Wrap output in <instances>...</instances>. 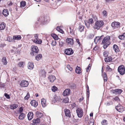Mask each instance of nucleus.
<instances>
[{
	"mask_svg": "<svg viewBox=\"0 0 125 125\" xmlns=\"http://www.w3.org/2000/svg\"><path fill=\"white\" fill-rule=\"evenodd\" d=\"M104 24V22L102 21H96L94 26V29H99Z\"/></svg>",
	"mask_w": 125,
	"mask_h": 125,
	"instance_id": "1",
	"label": "nucleus"
},
{
	"mask_svg": "<svg viewBox=\"0 0 125 125\" xmlns=\"http://www.w3.org/2000/svg\"><path fill=\"white\" fill-rule=\"evenodd\" d=\"M118 70V72L120 74L123 75L125 73V68L123 65L119 66Z\"/></svg>",
	"mask_w": 125,
	"mask_h": 125,
	"instance_id": "2",
	"label": "nucleus"
},
{
	"mask_svg": "<svg viewBox=\"0 0 125 125\" xmlns=\"http://www.w3.org/2000/svg\"><path fill=\"white\" fill-rule=\"evenodd\" d=\"M38 35L35 34L34 35L35 39L33 40V42L35 43L38 44H41L42 42V41L38 38Z\"/></svg>",
	"mask_w": 125,
	"mask_h": 125,
	"instance_id": "3",
	"label": "nucleus"
},
{
	"mask_svg": "<svg viewBox=\"0 0 125 125\" xmlns=\"http://www.w3.org/2000/svg\"><path fill=\"white\" fill-rule=\"evenodd\" d=\"M76 113L78 116L79 117H82L83 115V112L82 109L78 108L76 110Z\"/></svg>",
	"mask_w": 125,
	"mask_h": 125,
	"instance_id": "4",
	"label": "nucleus"
},
{
	"mask_svg": "<svg viewBox=\"0 0 125 125\" xmlns=\"http://www.w3.org/2000/svg\"><path fill=\"white\" fill-rule=\"evenodd\" d=\"M120 23L118 22H114L112 23L111 26L113 29H114L115 28L119 27L120 26Z\"/></svg>",
	"mask_w": 125,
	"mask_h": 125,
	"instance_id": "5",
	"label": "nucleus"
},
{
	"mask_svg": "<svg viewBox=\"0 0 125 125\" xmlns=\"http://www.w3.org/2000/svg\"><path fill=\"white\" fill-rule=\"evenodd\" d=\"M32 52L33 55L34 53H38L39 51L38 47L36 46L33 45L31 47Z\"/></svg>",
	"mask_w": 125,
	"mask_h": 125,
	"instance_id": "6",
	"label": "nucleus"
},
{
	"mask_svg": "<svg viewBox=\"0 0 125 125\" xmlns=\"http://www.w3.org/2000/svg\"><path fill=\"white\" fill-rule=\"evenodd\" d=\"M110 37L109 36H107L103 39L102 41V43L103 44H110Z\"/></svg>",
	"mask_w": 125,
	"mask_h": 125,
	"instance_id": "7",
	"label": "nucleus"
},
{
	"mask_svg": "<svg viewBox=\"0 0 125 125\" xmlns=\"http://www.w3.org/2000/svg\"><path fill=\"white\" fill-rule=\"evenodd\" d=\"M115 109L119 112H122L124 110V108L120 104L117 105L115 107Z\"/></svg>",
	"mask_w": 125,
	"mask_h": 125,
	"instance_id": "8",
	"label": "nucleus"
},
{
	"mask_svg": "<svg viewBox=\"0 0 125 125\" xmlns=\"http://www.w3.org/2000/svg\"><path fill=\"white\" fill-rule=\"evenodd\" d=\"M29 84L28 81L25 80H23L21 81L20 85L22 87H26L28 86Z\"/></svg>",
	"mask_w": 125,
	"mask_h": 125,
	"instance_id": "9",
	"label": "nucleus"
},
{
	"mask_svg": "<svg viewBox=\"0 0 125 125\" xmlns=\"http://www.w3.org/2000/svg\"><path fill=\"white\" fill-rule=\"evenodd\" d=\"M73 52L71 48H69L66 49L64 52L65 53L68 55H70L72 54Z\"/></svg>",
	"mask_w": 125,
	"mask_h": 125,
	"instance_id": "10",
	"label": "nucleus"
},
{
	"mask_svg": "<svg viewBox=\"0 0 125 125\" xmlns=\"http://www.w3.org/2000/svg\"><path fill=\"white\" fill-rule=\"evenodd\" d=\"M65 115L67 116L70 118L71 116V115L70 111L67 109H65L64 110Z\"/></svg>",
	"mask_w": 125,
	"mask_h": 125,
	"instance_id": "11",
	"label": "nucleus"
},
{
	"mask_svg": "<svg viewBox=\"0 0 125 125\" xmlns=\"http://www.w3.org/2000/svg\"><path fill=\"white\" fill-rule=\"evenodd\" d=\"M66 41L67 43L70 45H72L74 43L73 39L69 38H67L66 39Z\"/></svg>",
	"mask_w": 125,
	"mask_h": 125,
	"instance_id": "12",
	"label": "nucleus"
},
{
	"mask_svg": "<svg viewBox=\"0 0 125 125\" xmlns=\"http://www.w3.org/2000/svg\"><path fill=\"white\" fill-rule=\"evenodd\" d=\"M70 90L69 89H66L63 92V94L64 96L68 95L70 94Z\"/></svg>",
	"mask_w": 125,
	"mask_h": 125,
	"instance_id": "13",
	"label": "nucleus"
},
{
	"mask_svg": "<svg viewBox=\"0 0 125 125\" xmlns=\"http://www.w3.org/2000/svg\"><path fill=\"white\" fill-rule=\"evenodd\" d=\"M27 117L28 119L31 120L33 117V114L32 112H29L27 115Z\"/></svg>",
	"mask_w": 125,
	"mask_h": 125,
	"instance_id": "14",
	"label": "nucleus"
},
{
	"mask_svg": "<svg viewBox=\"0 0 125 125\" xmlns=\"http://www.w3.org/2000/svg\"><path fill=\"white\" fill-rule=\"evenodd\" d=\"M122 90L120 89H117L113 91V93L116 94H119L121 93Z\"/></svg>",
	"mask_w": 125,
	"mask_h": 125,
	"instance_id": "15",
	"label": "nucleus"
},
{
	"mask_svg": "<svg viewBox=\"0 0 125 125\" xmlns=\"http://www.w3.org/2000/svg\"><path fill=\"white\" fill-rule=\"evenodd\" d=\"M48 78L51 82H53L55 79L56 78L54 76L50 75L48 77Z\"/></svg>",
	"mask_w": 125,
	"mask_h": 125,
	"instance_id": "16",
	"label": "nucleus"
},
{
	"mask_svg": "<svg viewBox=\"0 0 125 125\" xmlns=\"http://www.w3.org/2000/svg\"><path fill=\"white\" fill-rule=\"evenodd\" d=\"M28 68L30 69H32L34 67L33 63L32 62H29L28 64Z\"/></svg>",
	"mask_w": 125,
	"mask_h": 125,
	"instance_id": "17",
	"label": "nucleus"
},
{
	"mask_svg": "<svg viewBox=\"0 0 125 125\" xmlns=\"http://www.w3.org/2000/svg\"><path fill=\"white\" fill-rule=\"evenodd\" d=\"M30 103L32 106L35 107H36L38 105L37 103L34 100L31 101L30 102Z\"/></svg>",
	"mask_w": 125,
	"mask_h": 125,
	"instance_id": "18",
	"label": "nucleus"
},
{
	"mask_svg": "<svg viewBox=\"0 0 125 125\" xmlns=\"http://www.w3.org/2000/svg\"><path fill=\"white\" fill-rule=\"evenodd\" d=\"M6 24L4 22H2L0 24V30H3L5 28Z\"/></svg>",
	"mask_w": 125,
	"mask_h": 125,
	"instance_id": "19",
	"label": "nucleus"
},
{
	"mask_svg": "<svg viewBox=\"0 0 125 125\" xmlns=\"http://www.w3.org/2000/svg\"><path fill=\"white\" fill-rule=\"evenodd\" d=\"M41 102L42 106L43 107H45L46 105V100L44 99H42L41 100Z\"/></svg>",
	"mask_w": 125,
	"mask_h": 125,
	"instance_id": "20",
	"label": "nucleus"
},
{
	"mask_svg": "<svg viewBox=\"0 0 125 125\" xmlns=\"http://www.w3.org/2000/svg\"><path fill=\"white\" fill-rule=\"evenodd\" d=\"M46 72L45 71L43 70H42L40 72V75L43 77H45Z\"/></svg>",
	"mask_w": 125,
	"mask_h": 125,
	"instance_id": "21",
	"label": "nucleus"
},
{
	"mask_svg": "<svg viewBox=\"0 0 125 125\" xmlns=\"http://www.w3.org/2000/svg\"><path fill=\"white\" fill-rule=\"evenodd\" d=\"M3 14L5 16H7L9 15L8 10H4L3 11Z\"/></svg>",
	"mask_w": 125,
	"mask_h": 125,
	"instance_id": "22",
	"label": "nucleus"
},
{
	"mask_svg": "<svg viewBox=\"0 0 125 125\" xmlns=\"http://www.w3.org/2000/svg\"><path fill=\"white\" fill-rule=\"evenodd\" d=\"M75 71L76 73L78 74H80L81 72L80 68L78 66H77Z\"/></svg>",
	"mask_w": 125,
	"mask_h": 125,
	"instance_id": "23",
	"label": "nucleus"
},
{
	"mask_svg": "<svg viewBox=\"0 0 125 125\" xmlns=\"http://www.w3.org/2000/svg\"><path fill=\"white\" fill-rule=\"evenodd\" d=\"M113 48L115 52H119V49L117 45H114L113 46Z\"/></svg>",
	"mask_w": 125,
	"mask_h": 125,
	"instance_id": "24",
	"label": "nucleus"
},
{
	"mask_svg": "<svg viewBox=\"0 0 125 125\" xmlns=\"http://www.w3.org/2000/svg\"><path fill=\"white\" fill-rule=\"evenodd\" d=\"M104 60L105 62H108L111 61L112 60V58L110 56L105 58Z\"/></svg>",
	"mask_w": 125,
	"mask_h": 125,
	"instance_id": "25",
	"label": "nucleus"
},
{
	"mask_svg": "<svg viewBox=\"0 0 125 125\" xmlns=\"http://www.w3.org/2000/svg\"><path fill=\"white\" fill-rule=\"evenodd\" d=\"M13 38L14 40H20L21 38V37L20 35L14 36H13Z\"/></svg>",
	"mask_w": 125,
	"mask_h": 125,
	"instance_id": "26",
	"label": "nucleus"
},
{
	"mask_svg": "<svg viewBox=\"0 0 125 125\" xmlns=\"http://www.w3.org/2000/svg\"><path fill=\"white\" fill-rule=\"evenodd\" d=\"M36 116L39 117L41 118L43 116V113L40 112H37L36 113Z\"/></svg>",
	"mask_w": 125,
	"mask_h": 125,
	"instance_id": "27",
	"label": "nucleus"
},
{
	"mask_svg": "<svg viewBox=\"0 0 125 125\" xmlns=\"http://www.w3.org/2000/svg\"><path fill=\"white\" fill-rule=\"evenodd\" d=\"M18 106V105L14 104L10 105V108L11 109H14L17 108Z\"/></svg>",
	"mask_w": 125,
	"mask_h": 125,
	"instance_id": "28",
	"label": "nucleus"
},
{
	"mask_svg": "<svg viewBox=\"0 0 125 125\" xmlns=\"http://www.w3.org/2000/svg\"><path fill=\"white\" fill-rule=\"evenodd\" d=\"M2 62L3 63V64L5 65H6L7 62V61L6 58L5 57H3L2 59Z\"/></svg>",
	"mask_w": 125,
	"mask_h": 125,
	"instance_id": "29",
	"label": "nucleus"
},
{
	"mask_svg": "<svg viewBox=\"0 0 125 125\" xmlns=\"http://www.w3.org/2000/svg\"><path fill=\"white\" fill-rule=\"evenodd\" d=\"M25 116V114L24 113H22L19 116V118L20 119L22 120L23 119Z\"/></svg>",
	"mask_w": 125,
	"mask_h": 125,
	"instance_id": "30",
	"label": "nucleus"
},
{
	"mask_svg": "<svg viewBox=\"0 0 125 125\" xmlns=\"http://www.w3.org/2000/svg\"><path fill=\"white\" fill-rule=\"evenodd\" d=\"M102 75L104 77V82H106L107 81V77L105 73H103L102 74Z\"/></svg>",
	"mask_w": 125,
	"mask_h": 125,
	"instance_id": "31",
	"label": "nucleus"
},
{
	"mask_svg": "<svg viewBox=\"0 0 125 125\" xmlns=\"http://www.w3.org/2000/svg\"><path fill=\"white\" fill-rule=\"evenodd\" d=\"M101 37H96L94 39V42L95 43H97L98 41L101 39Z\"/></svg>",
	"mask_w": 125,
	"mask_h": 125,
	"instance_id": "32",
	"label": "nucleus"
},
{
	"mask_svg": "<svg viewBox=\"0 0 125 125\" xmlns=\"http://www.w3.org/2000/svg\"><path fill=\"white\" fill-rule=\"evenodd\" d=\"M125 38V33L123 34L118 36V38L121 40H123Z\"/></svg>",
	"mask_w": 125,
	"mask_h": 125,
	"instance_id": "33",
	"label": "nucleus"
},
{
	"mask_svg": "<svg viewBox=\"0 0 125 125\" xmlns=\"http://www.w3.org/2000/svg\"><path fill=\"white\" fill-rule=\"evenodd\" d=\"M40 121V119L39 118H37L36 119L33 120H32L33 122L36 124L39 123Z\"/></svg>",
	"mask_w": 125,
	"mask_h": 125,
	"instance_id": "34",
	"label": "nucleus"
},
{
	"mask_svg": "<svg viewBox=\"0 0 125 125\" xmlns=\"http://www.w3.org/2000/svg\"><path fill=\"white\" fill-rule=\"evenodd\" d=\"M42 56V55L41 54H38L37 55L36 57V59L37 61H38L41 59Z\"/></svg>",
	"mask_w": 125,
	"mask_h": 125,
	"instance_id": "35",
	"label": "nucleus"
},
{
	"mask_svg": "<svg viewBox=\"0 0 125 125\" xmlns=\"http://www.w3.org/2000/svg\"><path fill=\"white\" fill-rule=\"evenodd\" d=\"M52 36L55 40H57L58 39V36L55 34H51Z\"/></svg>",
	"mask_w": 125,
	"mask_h": 125,
	"instance_id": "36",
	"label": "nucleus"
},
{
	"mask_svg": "<svg viewBox=\"0 0 125 125\" xmlns=\"http://www.w3.org/2000/svg\"><path fill=\"white\" fill-rule=\"evenodd\" d=\"M101 123L102 125H107V122L106 120H104L101 122Z\"/></svg>",
	"mask_w": 125,
	"mask_h": 125,
	"instance_id": "37",
	"label": "nucleus"
},
{
	"mask_svg": "<svg viewBox=\"0 0 125 125\" xmlns=\"http://www.w3.org/2000/svg\"><path fill=\"white\" fill-rule=\"evenodd\" d=\"M21 7H24L26 5V2L25 1H22L21 2Z\"/></svg>",
	"mask_w": 125,
	"mask_h": 125,
	"instance_id": "38",
	"label": "nucleus"
},
{
	"mask_svg": "<svg viewBox=\"0 0 125 125\" xmlns=\"http://www.w3.org/2000/svg\"><path fill=\"white\" fill-rule=\"evenodd\" d=\"M103 16L104 17H105L107 16V12L106 11L104 10L102 12Z\"/></svg>",
	"mask_w": 125,
	"mask_h": 125,
	"instance_id": "39",
	"label": "nucleus"
},
{
	"mask_svg": "<svg viewBox=\"0 0 125 125\" xmlns=\"http://www.w3.org/2000/svg\"><path fill=\"white\" fill-rule=\"evenodd\" d=\"M84 27L82 25H80L79 27V29L80 32L82 31L84 29Z\"/></svg>",
	"mask_w": 125,
	"mask_h": 125,
	"instance_id": "40",
	"label": "nucleus"
},
{
	"mask_svg": "<svg viewBox=\"0 0 125 125\" xmlns=\"http://www.w3.org/2000/svg\"><path fill=\"white\" fill-rule=\"evenodd\" d=\"M57 88L55 86H52V90L54 92H55L57 91Z\"/></svg>",
	"mask_w": 125,
	"mask_h": 125,
	"instance_id": "41",
	"label": "nucleus"
},
{
	"mask_svg": "<svg viewBox=\"0 0 125 125\" xmlns=\"http://www.w3.org/2000/svg\"><path fill=\"white\" fill-rule=\"evenodd\" d=\"M93 19V18H90L88 21L90 24H92L94 23Z\"/></svg>",
	"mask_w": 125,
	"mask_h": 125,
	"instance_id": "42",
	"label": "nucleus"
},
{
	"mask_svg": "<svg viewBox=\"0 0 125 125\" xmlns=\"http://www.w3.org/2000/svg\"><path fill=\"white\" fill-rule=\"evenodd\" d=\"M84 22L85 25L86 26L87 28H88L90 27V24L88 23V21H84Z\"/></svg>",
	"mask_w": 125,
	"mask_h": 125,
	"instance_id": "43",
	"label": "nucleus"
},
{
	"mask_svg": "<svg viewBox=\"0 0 125 125\" xmlns=\"http://www.w3.org/2000/svg\"><path fill=\"white\" fill-rule=\"evenodd\" d=\"M30 97V94L29 93H28L26 96L24 97V99L25 100H27Z\"/></svg>",
	"mask_w": 125,
	"mask_h": 125,
	"instance_id": "44",
	"label": "nucleus"
},
{
	"mask_svg": "<svg viewBox=\"0 0 125 125\" xmlns=\"http://www.w3.org/2000/svg\"><path fill=\"white\" fill-rule=\"evenodd\" d=\"M108 52L107 51H105L104 52L103 55L105 57L108 56Z\"/></svg>",
	"mask_w": 125,
	"mask_h": 125,
	"instance_id": "45",
	"label": "nucleus"
},
{
	"mask_svg": "<svg viewBox=\"0 0 125 125\" xmlns=\"http://www.w3.org/2000/svg\"><path fill=\"white\" fill-rule=\"evenodd\" d=\"M66 67L71 71H72L73 70L72 68L69 65H68Z\"/></svg>",
	"mask_w": 125,
	"mask_h": 125,
	"instance_id": "46",
	"label": "nucleus"
},
{
	"mask_svg": "<svg viewBox=\"0 0 125 125\" xmlns=\"http://www.w3.org/2000/svg\"><path fill=\"white\" fill-rule=\"evenodd\" d=\"M106 67L107 71H112V69L109 66H108V65H107Z\"/></svg>",
	"mask_w": 125,
	"mask_h": 125,
	"instance_id": "47",
	"label": "nucleus"
},
{
	"mask_svg": "<svg viewBox=\"0 0 125 125\" xmlns=\"http://www.w3.org/2000/svg\"><path fill=\"white\" fill-rule=\"evenodd\" d=\"M69 99L68 98H65L63 100V102L65 103H67L68 102Z\"/></svg>",
	"mask_w": 125,
	"mask_h": 125,
	"instance_id": "48",
	"label": "nucleus"
},
{
	"mask_svg": "<svg viewBox=\"0 0 125 125\" xmlns=\"http://www.w3.org/2000/svg\"><path fill=\"white\" fill-rule=\"evenodd\" d=\"M23 62H19V63H18V65H19V66L20 67H23Z\"/></svg>",
	"mask_w": 125,
	"mask_h": 125,
	"instance_id": "49",
	"label": "nucleus"
},
{
	"mask_svg": "<svg viewBox=\"0 0 125 125\" xmlns=\"http://www.w3.org/2000/svg\"><path fill=\"white\" fill-rule=\"evenodd\" d=\"M4 95L7 99H9L10 98V97L9 95L8 94H7L5 93L4 94Z\"/></svg>",
	"mask_w": 125,
	"mask_h": 125,
	"instance_id": "50",
	"label": "nucleus"
},
{
	"mask_svg": "<svg viewBox=\"0 0 125 125\" xmlns=\"http://www.w3.org/2000/svg\"><path fill=\"white\" fill-rule=\"evenodd\" d=\"M76 42L80 46L81 45V43L79 41V40L78 39L76 38L75 39Z\"/></svg>",
	"mask_w": 125,
	"mask_h": 125,
	"instance_id": "51",
	"label": "nucleus"
},
{
	"mask_svg": "<svg viewBox=\"0 0 125 125\" xmlns=\"http://www.w3.org/2000/svg\"><path fill=\"white\" fill-rule=\"evenodd\" d=\"M108 44H104V45L103 46V48L104 49L106 48L107 46L109 45L110 44H109V43H108Z\"/></svg>",
	"mask_w": 125,
	"mask_h": 125,
	"instance_id": "52",
	"label": "nucleus"
},
{
	"mask_svg": "<svg viewBox=\"0 0 125 125\" xmlns=\"http://www.w3.org/2000/svg\"><path fill=\"white\" fill-rule=\"evenodd\" d=\"M94 124L93 120L91 121H90L89 122V125H93Z\"/></svg>",
	"mask_w": 125,
	"mask_h": 125,
	"instance_id": "53",
	"label": "nucleus"
},
{
	"mask_svg": "<svg viewBox=\"0 0 125 125\" xmlns=\"http://www.w3.org/2000/svg\"><path fill=\"white\" fill-rule=\"evenodd\" d=\"M93 19V20L95 21H96L97 20V18L96 16H93L92 18Z\"/></svg>",
	"mask_w": 125,
	"mask_h": 125,
	"instance_id": "54",
	"label": "nucleus"
},
{
	"mask_svg": "<svg viewBox=\"0 0 125 125\" xmlns=\"http://www.w3.org/2000/svg\"><path fill=\"white\" fill-rule=\"evenodd\" d=\"M59 45L60 46H62L63 44V42L62 41L60 40L59 42Z\"/></svg>",
	"mask_w": 125,
	"mask_h": 125,
	"instance_id": "55",
	"label": "nucleus"
},
{
	"mask_svg": "<svg viewBox=\"0 0 125 125\" xmlns=\"http://www.w3.org/2000/svg\"><path fill=\"white\" fill-rule=\"evenodd\" d=\"M114 100H115L117 101H119L120 99L119 97H115L114 99Z\"/></svg>",
	"mask_w": 125,
	"mask_h": 125,
	"instance_id": "56",
	"label": "nucleus"
},
{
	"mask_svg": "<svg viewBox=\"0 0 125 125\" xmlns=\"http://www.w3.org/2000/svg\"><path fill=\"white\" fill-rule=\"evenodd\" d=\"M52 45L53 46H55L56 44V42H52L51 43Z\"/></svg>",
	"mask_w": 125,
	"mask_h": 125,
	"instance_id": "57",
	"label": "nucleus"
},
{
	"mask_svg": "<svg viewBox=\"0 0 125 125\" xmlns=\"http://www.w3.org/2000/svg\"><path fill=\"white\" fill-rule=\"evenodd\" d=\"M70 30V33L71 34H72L73 33V31L72 29H71V28L70 27L69 28Z\"/></svg>",
	"mask_w": 125,
	"mask_h": 125,
	"instance_id": "58",
	"label": "nucleus"
},
{
	"mask_svg": "<svg viewBox=\"0 0 125 125\" xmlns=\"http://www.w3.org/2000/svg\"><path fill=\"white\" fill-rule=\"evenodd\" d=\"M23 109L22 108V107H21L20 108H19V111L20 112V113H21V112H22L23 111Z\"/></svg>",
	"mask_w": 125,
	"mask_h": 125,
	"instance_id": "59",
	"label": "nucleus"
},
{
	"mask_svg": "<svg viewBox=\"0 0 125 125\" xmlns=\"http://www.w3.org/2000/svg\"><path fill=\"white\" fill-rule=\"evenodd\" d=\"M114 0H105L107 2H110Z\"/></svg>",
	"mask_w": 125,
	"mask_h": 125,
	"instance_id": "60",
	"label": "nucleus"
},
{
	"mask_svg": "<svg viewBox=\"0 0 125 125\" xmlns=\"http://www.w3.org/2000/svg\"><path fill=\"white\" fill-rule=\"evenodd\" d=\"M89 37L90 38L92 39L93 37V35H89Z\"/></svg>",
	"mask_w": 125,
	"mask_h": 125,
	"instance_id": "61",
	"label": "nucleus"
},
{
	"mask_svg": "<svg viewBox=\"0 0 125 125\" xmlns=\"http://www.w3.org/2000/svg\"><path fill=\"white\" fill-rule=\"evenodd\" d=\"M61 29L59 27H57L56 28V30L58 31H59Z\"/></svg>",
	"mask_w": 125,
	"mask_h": 125,
	"instance_id": "62",
	"label": "nucleus"
},
{
	"mask_svg": "<svg viewBox=\"0 0 125 125\" xmlns=\"http://www.w3.org/2000/svg\"><path fill=\"white\" fill-rule=\"evenodd\" d=\"M91 68L90 67H88L87 68L86 71L87 72H88L89 71V70L91 69Z\"/></svg>",
	"mask_w": 125,
	"mask_h": 125,
	"instance_id": "63",
	"label": "nucleus"
},
{
	"mask_svg": "<svg viewBox=\"0 0 125 125\" xmlns=\"http://www.w3.org/2000/svg\"><path fill=\"white\" fill-rule=\"evenodd\" d=\"M59 31L62 34H63L64 33V31L62 30L61 29Z\"/></svg>",
	"mask_w": 125,
	"mask_h": 125,
	"instance_id": "64",
	"label": "nucleus"
}]
</instances>
